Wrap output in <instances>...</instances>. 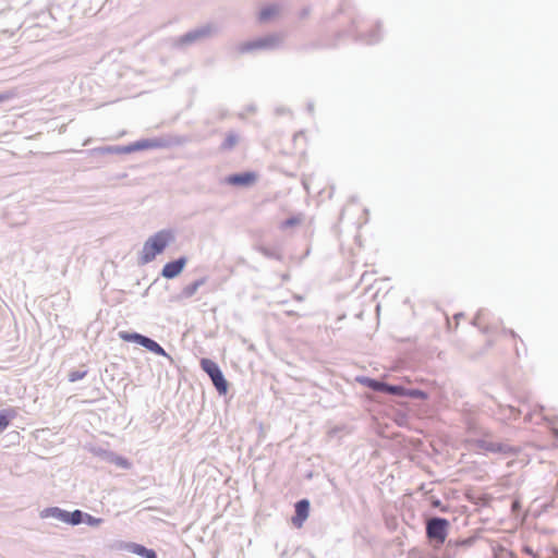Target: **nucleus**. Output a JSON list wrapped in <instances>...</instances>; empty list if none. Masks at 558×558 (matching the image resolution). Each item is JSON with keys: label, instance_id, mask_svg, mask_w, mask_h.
I'll return each mask as SVG.
<instances>
[{"label": "nucleus", "instance_id": "1", "mask_svg": "<svg viewBox=\"0 0 558 558\" xmlns=\"http://www.w3.org/2000/svg\"><path fill=\"white\" fill-rule=\"evenodd\" d=\"M174 240L172 230L162 229L149 236L142 248L140 264L145 265L153 262Z\"/></svg>", "mask_w": 558, "mask_h": 558}, {"label": "nucleus", "instance_id": "2", "mask_svg": "<svg viewBox=\"0 0 558 558\" xmlns=\"http://www.w3.org/2000/svg\"><path fill=\"white\" fill-rule=\"evenodd\" d=\"M450 522L446 518L432 517L426 520L425 533L429 542L435 545H442L448 536Z\"/></svg>", "mask_w": 558, "mask_h": 558}, {"label": "nucleus", "instance_id": "3", "mask_svg": "<svg viewBox=\"0 0 558 558\" xmlns=\"http://www.w3.org/2000/svg\"><path fill=\"white\" fill-rule=\"evenodd\" d=\"M201 367L208 375L218 393L226 395L229 385L219 365L215 361L204 357L201 360Z\"/></svg>", "mask_w": 558, "mask_h": 558}, {"label": "nucleus", "instance_id": "4", "mask_svg": "<svg viewBox=\"0 0 558 558\" xmlns=\"http://www.w3.org/2000/svg\"><path fill=\"white\" fill-rule=\"evenodd\" d=\"M281 43L282 37L279 34H268L240 45L239 51L246 53L254 50H274L279 48Z\"/></svg>", "mask_w": 558, "mask_h": 558}, {"label": "nucleus", "instance_id": "5", "mask_svg": "<svg viewBox=\"0 0 558 558\" xmlns=\"http://www.w3.org/2000/svg\"><path fill=\"white\" fill-rule=\"evenodd\" d=\"M217 33V27L214 24L207 23L196 28L189 31L177 39V46L183 47L194 43L209 38Z\"/></svg>", "mask_w": 558, "mask_h": 558}, {"label": "nucleus", "instance_id": "6", "mask_svg": "<svg viewBox=\"0 0 558 558\" xmlns=\"http://www.w3.org/2000/svg\"><path fill=\"white\" fill-rule=\"evenodd\" d=\"M477 449L490 453H498L505 457H514L519 453V448L505 442L490 441L485 438H477L473 441Z\"/></svg>", "mask_w": 558, "mask_h": 558}, {"label": "nucleus", "instance_id": "7", "mask_svg": "<svg viewBox=\"0 0 558 558\" xmlns=\"http://www.w3.org/2000/svg\"><path fill=\"white\" fill-rule=\"evenodd\" d=\"M475 541L476 538L474 536L461 539H449L444 551L445 558H457L461 550L472 547Z\"/></svg>", "mask_w": 558, "mask_h": 558}, {"label": "nucleus", "instance_id": "8", "mask_svg": "<svg viewBox=\"0 0 558 558\" xmlns=\"http://www.w3.org/2000/svg\"><path fill=\"white\" fill-rule=\"evenodd\" d=\"M359 23L360 22L357 19H353L352 20V28L350 29V33L354 34V39L356 41H360V43L366 44V45H373L380 40L381 36L379 33V25H377L376 29H373L368 34H363L360 31Z\"/></svg>", "mask_w": 558, "mask_h": 558}, {"label": "nucleus", "instance_id": "9", "mask_svg": "<svg viewBox=\"0 0 558 558\" xmlns=\"http://www.w3.org/2000/svg\"><path fill=\"white\" fill-rule=\"evenodd\" d=\"M187 263V257L180 256L179 258L168 262L161 269V276L166 279H173L178 277L184 269Z\"/></svg>", "mask_w": 558, "mask_h": 558}, {"label": "nucleus", "instance_id": "10", "mask_svg": "<svg viewBox=\"0 0 558 558\" xmlns=\"http://www.w3.org/2000/svg\"><path fill=\"white\" fill-rule=\"evenodd\" d=\"M166 142L161 138H144L126 145L128 154L151 148H162Z\"/></svg>", "mask_w": 558, "mask_h": 558}, {"label": "nucleus", "instance_id": "11", "mask_svg": "<svg viewBox=\"0 0 558 558\" xmlns=\"http://www.w3.org/2000/svg\"><path fill=\"white\" fill-rule=\"evenodd\" d=\"M311 504L310 500L304 498L300 499L294 505V515L292 517V523L296 527H301L306 521L310 514Z\"/></svg>", "mask_w": 558, "mask_h": 558}, {"label": "nucleus", "instance_id": "12", "mask_svg": "<svg viewBox=\"0 0 558 558\" xmlns=\"http://www.w3.org/2000/svg\"><path fill=\"white\" fill-rule=\"evenodd\" d=\"M256 180V174L254 172H240L233 173L225 178L223 182L234 186H248L254 183Z\"/></svg>", "mask_w": 558, "mask_h": 558}, {"label": "nucleus", "instance_id": "13", "mask_svg": "<svg viewBox=\"0 0 558 558\" xmlns=\"http://www.w3.org/2000/svg\"><path fill=\"white\" fill-rule=\"evenodd\" d=\"M88 156H95V155H123L128 154L126 151V145H110V146H101V147H95L92 149H88L86 151Z\"/></svg>", "mask_w": 558, "mask_h": 558}, {"label": "nucleus", "instance_id": "14", "mask_svg": "<svg viewBox=\"0 0 558 558\" xmlns=\"http://www.w3.org/2000/svg\"><path fill=\"white\" fill-rule=\"evenodd\" d=\"M124 548L129 553L137 555V556H140L142 558H158V555H157V553L154 549L147 548V547H145L142 544L126 543Z\"/></svg>", "mask_w": 558, "mask_h": 558}, {"label": "nucleus", "instance_id": "15", "mask_svg": "<svg viewBox=\"0 0 558 558\" xmlns=\"http://www.w3.org/2000/svg\"><path fill=\"white\" fill-rule=\"evenodd\" d=\"M206 277H202L196 279L195 281L191 282L190 284H186L181 292L178 294V300H186L192 298L196 291L206 282Z\"/></svg>", "mask_w": 558, "mask_h": 558}, {"label": "nucleus", "instance_id": "16", "mask_svg": "<svg viewBox=\"0 0 558 558\" xmlns=\"http://www.w3.org/2000/svg\"><path fill=\"white\" fill-rule=\"evenodd\" d=\"M141 347L145 348L151 353H155L156 355L165 356L172 362L171 356L166 352V350L157 341L147 336L144 337Z\"/></svg>", "mask_w": 558, "mask_h": 558}, {"label": "nucleus", "instance_id": "17", "mask_svg": "<svg viewBox=\"0 0 558 558\" xmlns=\"http://www.w3.org/2000/svg\"><path fill=\"white\" fill-rule=\"evenodd\" d=\"M39 517L41 519L53 518L66 523L68 511L59 507H48L40 511Z\"/></svg>", "mask_w": 558, "mask_h": 558}, {"label": "nucleus", "instance_id": "18", "mask_svg": "<svg viewBox=\"0 0 558 558\" xmlns=\"http://www.w3.org/2000/svg\"><path fill=\"white\" fill-rule=\"evenodd\" d=\"M356 381L376 392H383L384 390V380L371 378L367 376H359L356 377Z\"/></svg>", "mask_w": 558, "mask_h": 558}, {"label": "nucleus", "instance_id": "19", "mask_svg": "<svg viewBox=\"0 0 558 558\" xmlns=\"http://www.w3.org/2000/svg\"><path fill=\"white\" fill-rule=\"evenodd\" d=\"M383 393L405 398V387L402 385H392L385 381Z\"/></svg>", "mask_w": 558, "mask_h": 558}, {"label": "nucleus", "instance_id": "20", "mask_svg": "<svg viewBox=\"0 0 558 558\" xmlns=\"http://www.w3.org/2000/svg\"><path fill=\"white\" fill-rule=\"evenodd\" d=\"M500 414L507 420H518L521 415V410L513 405H500Z\"/></svg>", "mask_w": 558, "mask_h": 558}, {"label": "nucleus", "instance_id": "21", "mask_svg": "<svg viewBox=\"0 0 558 558\" xmlns=\"http://www.w3.org/2000/svg\"><path fill=\"white\" fill-rule=\"evenodd\" d=\"M256 250L263 254L265 257L276 260H281L282 255L277 248L267 247L264 245H258Z\"/></svg>", "mask_w": 558, "mask_h": 558}, {"label": "nucleus", "instance_id": "22", "mask_svg": "<svg viewBox=\"0 0 558 558\" xmlns=\"http://www.w3.org/2000/svg\"><path fill=\"white\" fill-rule=\"evenodd\" d=\"M119 337L123 341L133 342L141 345L145 336L138 332L120 331Z\"/></svg>", "mask_w": 558, "mask_h": 558}, {"label": "nucleus", "instance_id": "23", "mask_svg": "<svg viewBox=\"0 0 558 558\" xmlns=\"http://www.w3.org/2000/svg\"><path fill=\"white\" fill-rule=\"evenodd\" d=\"M90 452L107 463L111 462L112 456L114 453L113 451L105 449L102 447H93L90 449Z\"/></svg>", "mask_w": 558, "mask_h": 558}, {"label": "nucleus", "instance_id": "24", "mask_svg": "<svg viewBox=\"0 0 558 558\" xmlns=\"http://www.w3.org/2000/svg\"><path fill=\"white\" fill-rule=\"evenodd\" d=\"M15 416L13 410L3 409L0 411V433H2L10 424V421Z\"/></svg>", "mask_w": 558, "mask_h": 558}, {"label": "nucleus", "instance_id": "25", "mask_svg": "<svg viewBox=\"0 0 558 558\" xmlns=\"http://www.w3.org/2000/svg\"><path fill=\"white\" fill-rule=\"evenodd\" d=\"M239 141V136L235 132H229L226 138L220 145L221 150H231Z\"/></svg>", "mask_w": 558, "mask_h": 558}, {"label": "nucleus", "instance_id": "26", "mask_svg": "<svg viewBox=\"0 0 558 558\" xmlns=\"http://www.w3.org/2000/svg\"><path fill=\"white\" fill-rule=\"evenodd\" d=\"M277 13H278L277 5H274V4L267 5L259 11L258 20L260 22H266L269 19H271L272 16H275Z\"/></svg>", "mask_w": 558, "mask_h": 558}, {"label": "nucleus", "instance_id": "27", "mask_svg": "<svg viewBox=\"0 0 558 558\" xmlns=\"http://www.w3.org/2000/svg\"><path fill=\"white\" fill-rule=\"evenodd\" d=\"M83 511L75 509L74 511H68L66 524L75 526L82 524Z\"/></svg>", "mask_w": 558, "mask_h": 558}, {"label": "nucleus", "instance_id": "28", "mask_svg": "<svg viewBox=\"0 0 558 558\" xmlns=\"http://www.w3.org/2000/svg\"><path fill=\"white\" fill-rule=\"evenodd\" d=\"M110 464H114L123 470H130L132 468V463L126 458L119 456L116 452L112 456Z\"/></svg>", "mask_w": 558, "mask_h": 558}, {"label": "nucleus", "instance_id": "29", "mask_svg": "<svg viewBox=\"0 0 558 558\" xmlns=\"http://www.w3.org/2000/svg\"><path fill=\"white\" fill-rule=\"evenodd\" d=\"M494 558H517V556L509 549L505 548L501 545L495 546L493 548Z\"/></svg>", "mask_w": 558, "mask_h": 558}, {"label": "nucleus", "instance_id": "30", "mask_svg": "<svg viewBox=\"0 0 558 558\" xmlns=\"http://www.w3.org/2000/svg\"><path fill=\"white\" fill-rule=\"evenodd\" d=\"M405 397L426 400L428 398V393L417 388H405Z\"/></svg>", "mask_w": 558, "mask_h": 558}, {"label": "nucleus", "instance_id": "31", "mask_svg": "<svg viewBox=\"0 0 558 558\" xmlns=\"http://www.w3.org/2000/svg\"><path fill=\"white\" fill-rule=\"evenodd\" d=\"M101 522H102V519L96 518V517H94V515L83 511L82 523H85V524H87L89 526H97Z\"/></svg>", "mask_w": 558, "mask_h": 558}, {"label": "nucleus", "instance_id": "32", "mask_svg": "<svg viewBox=\"0 0 558 558\" xmlns=\"http://www.w3.org/2000/svg\"><path fill=\"white\" fill-rule=\"evenodd\" d=\"M87 375V369H75L71 371L68 374V379L70 383H75L77 380L83 379Z\"/></svg>", "mask_w": 558, "mask_h": 558}, {"label": "nucleus", "instance_id": "33", "mask_svg": "<svg viewBox=\"0 0 558 558\" xmlns=\"http://www.w3.org/2000/svg\"><path fill=\"white\" fill-rule=\"evenodd\" d=\"M300 223H301V219L299 217H296V216H292V217L287 218L286 220H283L280 223V229L281 230H286L288 228L298 226Z\"/></svg>", "mask_w": 558, "mask_h": 558}, {"label": "nucleus", "instance_id": "34", "mask_svg": "<svg viewBox=\"0 0 558 558\" xmlns=\"http://www.w3.org/2000/svg\"><path fill=\"white\" fill-rule=\"evenodd\" d=\"M485 315H486L485 310H478L473 319V325L476 326V325L481 324L485 319Z\"/></svg>", "mask_w": 558, "mask_h": 558}, {"label": "nucleus", "instance_id": "35", "mask_svg": "<svg viewBox=\"0 0 558 558\" xmlns=\"http://www.w3.org/2000/svg\"><path fill=\"white\" fill-rule=\"evenodd\" d=\"M13 97L12 93H1L0 94V102H3L5 100H9Z\"/></svg>", "mask_w": 558, "mask_h": 558}, {"label": "nucleus", "instance_id": "36", "mask_svg": "<svg viewBox=\"0 0 558 558\" xmlns=\"http://www.w3.org/2000/svg\"><path fill=\"white\" fill-rule=\"evenodd\" d=\"M542 421L547 422L548 424H555L558 422L557 417H549L548 415H542Z\"/></svg>", "mask_w": 558, "mask_h": 558}, {"label": "nucleus", "instance_id": "37", "mask_svg": "<svg viewBox=\"0 0 558 558\" xmlns=\"http://www.w3.org/2000/svg\"><path fill=\"white\" fill-rule=\"evenodd\" d=\"M523 553H525L526 555H529L533 558H536V554L533 551V549L530 546H524Z\"/></svg>", "mask_w": 558, "mask_h": 558}, {"label": "nucleus", "instance_id": "38", "mask_svg": "<svg viewBox=\"0 0 558 558\" xmlns=\"http://www.w3.org/2000/svg\"><path fill=\"white\" fill-rule=\"evenodd\" d=\"M533 415H534V412H527L524 417L525 422H532Z\"/></svg>", "mask_w": 558, "mask_h": 558}, {"label": "nucleus", "instance_id": "39", "mask_svg": "<svg viewBox=\"0 0 558 558\" xmlns=\"http://www.w3.org/2000/svg\"><path fill=\"white\" fill-rule=\"evenodd\" d=\"M432 506L435 508H439L441 506V501L439 499H435L432 501Z\"/></svg>", "mask_w": 558, "mask_h": 558}, {"label": "nucleus", "instance_id": "40", "mask_svg": "<svg viewBox=\"0 0 558 558\" xmlns=\"http://www.w3.org/2000/svg\"><path fill=\"white\" fill-rule=\"evenodd\" d=\"M504 331L509 333L512 338H517V333L512 329H505Z\"/></svg>", "mask_w": 558, "mask_h": 558}, {"label": "nucleus", "instance_id": "41", "mask_svg": "<svg viewBox=\"0 0 558 558\" xmlns=\"http://www.w3.org/2000/svg\"><path fill=\"white\" fill-rule=\"evenodd\" d=\"M307 110H308L310 112H313V110H314V105H313L312 102H308V104H307Z\"/></svg>", "mask_w": 558, "mask_h": 558}, {"label": "nucleus", "instance_id": "42", "mask_svg": "<svg viewBox=\"0 0 558 558\" xmlns=\"http://www.w3.org/2000/svg\"><path fill=\"white\" fill-rule=\"evenodd\" d=\"M551 432H553V435H554L556 438H558V428H553V429H551Z\"/></svg>", "mask_w": 558, "mask_h": 558}, {"label": "nucleus", "instance_id": "43", "mask_svg": "<svg viewBox=\"0 0 558 558\" xmlns=\"http://www.w3.org/2000/svg\"><path fill=\"white\" fill-rule=\"evenodd\" d=\"M295 299H296L298 301H302V300H303V298H302V296H300V295H296V296H295Z\"/></svg>", "mask_w": 558, "mask_h": 558}, {"label": "nucleus", "instance_id": "44", "mask_svg": "<svg viewBox=\"0 0 558 558\" xmlns=\"http://www.w3.org/2000/svg\"><path fill=\"white\" fill-rule=\"evenodd\" d=\"M461 316H463V314H461V313H460V314H457V315H456V318H461Z\"/></svg>", "mask_w": 558, "mask_h": 558}, {"label": "nucleus", "instance_id": "45", "mask_svg": "<svg viewBox=\"0 0 558 558\" xmlns=\"http://www.w3.org/2000/svg\"><path fill=\"white\" fill-rule=\"evenodd\" d=\"M538 409H539V412H542L544 410V407L539 405Z\"/></svg>", "mask_w": 558, "mask_h": 558}, {"label": "nucleus", "instance_id": "46", "mask_svg": "<svg viewBox=\"0 0 558 558\" xmlns=\"http://www.w3.org/2000/svg\"><path fill=\"white\" fill-rule=\"evenodd\" d=\"M515 353L518 356L520 355L519 349H515Z\"/></svg>", "mask_w": 558, "mask_h": 558}]
</instances>
